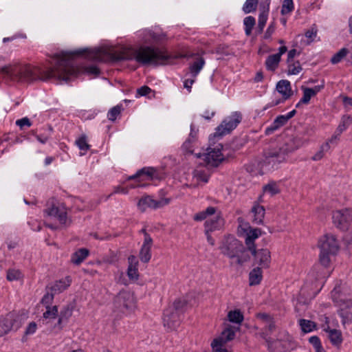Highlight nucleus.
Masks as SVG:
<instances>
[{
  "mask_svg": "<svg viewBox=\"0 0 352 352\" xmlns=\"http://www.w3.org/2000/svg\"><path fill=\"white\" fill-rule=\"evenodd\" d=\"M0 73L12 79L28 82L35 80L47 81L52 78L67 82L71 76L78 73L69 56L56 55L51 66L32 67L30 65H6L0 68Z\"/></svg>",
  "mask_w": 352,
  "mask_h": 352,
  "instance_id": "obj_1",
  "label": "nucleus"
},
{
  "mask_svg": "<svg viewBox=\"0 0 352 352\" xmlns=\"http://www.w3.org/2000/svg\"><path fill=\"white\" fill-rule=\"evenodd\" d=\"M108 54L113 61L135 60L142 65L166 64L170 58L166 52L159 47L142 45L138 48L122 47L118 50H109L106 52L103 49H95L89 54V57L94 60H102V54Z\"/></svg>",
  "mask_w": 352,
  "mask_h": 352,
  "instance_id": "obj_2",
  "label": "nucleus"
},
{
  "mask_svg": "<svg viewBox=\"0 0 352 352\" xmlns=\"http://www.w3.org/2000/svg\"><path fill=\"white\" fill-rule=\"evenodd\" d=\"M221 254L230 259H235V263L243 265L250 261L248 251L245 246L233 235H228L222 240L219 246Z\"/></svg>",
  "mask_w": 352,
  "mask_h": 352,
  "instance_id": "obj_3",
  "label": "nucleus"
},
{
  "mask_svg": "<svg viewBox=\"0 0 352 352\" xmlns=\"http://www.w3.org/2000/svg\"><path fill=\"white\" fill-rule=\"evenodd\" d=\"M318 245L320 250V262L323 266L328 267L331 256L336 255L339 250V243L333 234H326L320 239Z\"/></svg>",
  "mask_w": 352,
  "mask_h": 352,
  "instance_id": "obj_4",
  "label": "nucleus"
},
{
  "mask_svg": "<svg viewBox=\"0 0 352 352\" xmlns=\"http://www.w3.org/2000/svg\"><path fill=\"white\" fill-rule=\"evenodd\" d=\"M113 304L115 311L124 313L132 310L135 307L134 294L129 290L122 289L114 297Z\"/></svg>",
  "mask_w": 352,
  "mask_h": 352,
  "instance_id": "obj_5",
  "label": "nucleus"
},
{
  "mask_svg": "<svg viewBox=\"0 0 352 352\" xmlns=\"http://www.w3.org/2000/svg\"><path fill=\"white\" fill-rule=\"evenodd\" d=\"M248 250L250 256L253 257L254 265L261 267V269H267L271 263V252L267 248H251Z\"/></svg>",
  "mask_w": 352,
  "mask_h": 352,
  "instance_id": "obj_6",
  "label": "nucleus"
},
{
  "mask_svg": "<svg viewBox=\"0 0 352 352\" xmlns=\"http://www.w3.org/2000/svg\"><path fill=\"white\" fill-rule=\"evenodd\" d=\"M21 325L20 317L15 313L10 312L0 320V336L12 330H17Z\"/></svg>",
  "mask_w": 352,
  "mask_h": 352,
  "instance_id": "obj_7",
  "label": "nucleus"
},
{
  "mask_svg": "<svg viewBox=\"0 0 352 352\" xmlns=\"http://www.w3.org/2000/svg\"><path fill=\"white\" fill-rule=\"evenodd\" d=\"M289 153L282 146L279 148H274L265 152L264 164H272V166L286 161Z\"/></svg>",
  "mask_w": 352,
  "mask_h": 352,
  "instance_id": "obj_8",
  "label": "nucleus"
},
{
  "mask_svg": "<svg viewBox=\"0 0 352 352\" xmlns=\"http://www.w3.org/2000/svg\"><path fill=\"white\" fill-rule=\"evenodd\" d=\"M76 303L74 301L71 302L65 305L58 312L57 322L54 324L53 331L59 333L67 323L69 319L72 317L73 311L75 309Z\"/></svg>",
  "mask_w": 352,
  "mask_h": 352,
  "instance_id": "obj_9",
  "label": "nucleus"
},
{
  "mask_svg": "<svg viewBox=\"0 0 352 352\" xmlns=\"http://www.w3.org/2000/svg\"><path fill=\"white\" fill-rule=\"evenodd\" d=\"M334 225L339 229L346 230L352 223V209H345L333 212Z\"/></svg>",
  "mask_w": 352,
  "mask_h": 352,
  "instance_id": "obj_10",
  "label": "nucleus"
},
{
  "mask_svg": "<svg viewBox=\"0 0 352 352\" xmlns=\"http://www.w3.org/2000/svg\"><path fill=\"white\" fill-rule=\"evenodd\" d=\"M198 158L203 157L206 165L209 167H217L223 160L224 157L221 152V148H208L207 153H199L197 155Z\"/></svg>",
  "mask_w": 352,
  "mask_h": 352,
  "instance_id": "obj_11",
  "label": "nucleus"
},
{
  "mask_svg": "<svg viewBox=\"0 0 352 352\" xmlns=\"http://www.w3.org/2000/svg\"><path fill=\"white\" fill-rule=\"evenodd\" d=\"M234 336L235 333L232 327L229 326L228 327H226L222 331L221 336L215 338L212 341L211 346L212 348L213 352H228L226 349L222 348V346L227 342L233 340Z\"/></svg>",
  "mask_w": 352,
  "mask_h": 352,
  "instance_id": "obj_12",
  "label": "nucleus"
},
{
  "mask_svg": "<svg viewBox=\"0 0 352 352\" xmlns=\"http://www.w3.org/2000/svg\"><path fill=\"white\" fill-rule=\"evenodd\" d=\"M180 316L179 313L175 311L173 308L167 307L164 311L163 314L164 327H166L170 331L175 329L180 324Z\"/></svg>",
  "mask_w": 352,
  "mask_h": 352,
  "instance_id": "obj_13",
  "label": "nucleus"
},
{
  "mask_svg": "<svg viewBox=\"0 0 352 352\" xmlns=\"http://www.w3.org/2000/svg\"><path fill=\"white\" fill-rule=\"evenodd\" d=\"M296 113V111L295 109L289 112L287 115H280L276 118L274 120L272 125L267 127L265 129V133L267 135H271L276 130L278 129L280 127L284 126L289 119L293 118Z\"/></svg>",
  "mask_w": 352,
  "mask_h": 352,
  "instance_id": "obj_14",
  "label": "nucleus"
},
{
  "mask_svg": "<svg viewBox=\"0 0 352 352\" xmlns=\"http://www.w3.org/2000/svg\"><path fill=\"white\" fill-rule=\"evenodd\" d=\"M242 120V115L241 113L235 112L232 116L229 118V120H225L223 121L221 124L218 126V131H220L223 128V131L220 132V134H225L230 133L236 127L238 124L241 122Z\"/></svg>",
  "mask_w": 352,
  "mask_h": 352,
  "instance_id": "obj_15",
  "label": "nucleus"
},
{
  "mask_svg": "<svg viewBox=\"0 0 352 352\" xmlns=\"http://www.w3.org/2000/svg\"><path fill=\"white\" fill-rule=\"evenodd\" d=\"M305 140L298 135H292L283 144V146L290 153L302 146Z\"/></svg>",
  "mask_w": 352,
  "mask_h": 352,
  "instance_id": "obj_16",
  "label": "nucleus"
},
{
  "mask_svg": "<svg viewBox=\"0 0 352 352\" xmlns=\"http://www.w3.org/2000/svg\"><path fill=\"white\" fill-rule=\"evenodd\" d=\"M146 239H144L143 244L139 253V258L144 263H147L151 258V247L153 245L152 238H148V236Z\"/></svg>",
  "mask_w": 352,
  "mask_h": 352,
  "instance_id": "obj_17",
  "label": "nucleus"
},
{
  "mask_svg": "<svg viewBox=\"0 0 352 352\" xmlns=\"http://www.w3.org/2000/svg\"><path fill=\"white\" fill-rule=\"evenodd\" d=\"M129 266L127 269V276L133 281H136L139 278L138 265L139 262L134 255H130L128 257Z\"/></svg>",
  "mask_w": 352,
  "mask_h": 352,
  "instance_id": "obj_18",
  "label": "nucleus"
},
{
  "mask_svg": "<svg viewBox=\"0 0 352 352\" xmlns=\"http://www.w3.org/2000/svg\"><path fill=\"white\" fill-rule=\"evenodd\" d=\"M288 340H276L268 344L270 352H286L293 348Z\"/></svg>",
  "mask_w": 352,
  "mask_h": 352,
  "instance_id": "obj_19",
  "label": "nucleus"
},
{
  "mask_svg": "<svg viewBox=\"0 0 352 352\" xmlns=\"http://www.w3.org/2000/svg\"><path fill=\"white\" fill-rule=\"evenodd\" d=\"M276 90L282 95L283 100L289 99L293 95L290 82L287 80L278 81L276 85Z\"/></svg>",
  "mask_w": 352,
  "mask_h": 352,
  "instance_id": "obj_20",
  "label": "nucleus"
},
{
  "mask_svg": "<svg viewBox=\"0 0 352 352\" xmlns=\"http://www.w3.org/2000/svg\"><path fill=\"white\" fill-rule=\"evenodd\" d=\"M324 331L329 333L328 338L331 343L335 346L340 347L343 340L341 331L331 329L329 326L324 329Z\"/></svg>",
  "mask_w": 352,
  "mask_h": 352,
  "instance_id": "obj_21",
  "label": "nucleus"
},
{
  "mask_svg": "<svg viewBox=\"0 0 352 352\" xmlns=\"http://www.w3.org/2000/svg\"><path fill=\"white\" fill-rule=\"evenodd\" d=\"M262 231L259 228H250L249 231L247 232V236L245 237V248L247 250H250L251 248H256V244L254 243V241L257 239L260 235H261Z\"/></svg>",
  "mask_w": 352,
  "mask_h": 352,
  "instance_id": "obj_22",
  "label": "nucleus"
},
{
  "mask_svg": "<svg viewBox=\"0 0 352 352\" xmlns=\"http://www.w3.org/2000/svg\"><path fill=\"white\" fill-rule=\"evenodd\" d=\"M71 283V279L69 276L66 277L65 279H61L56 281L52 285L47 286L51 292L54 294H60L65 291Z\"/></svg>",
  "mask_w": 352,
  "mask_h": 352,
  "instance_id": "obj_23",
  "label": "nucleus"
},
{
  "mask_svg": "<svg viewBox=\"0 0 352 352\" xmlns=\"http://www.w3.org/2000/svg\"><path fill=\"white\" fill-rule=\"evenodd\" d=\"M224 223V220L220 215V214H217L216 217L213 219L207 220L205 223V230L207 232H213L214 230H220Z\"/></svg>",
  "mask_w": 352,
  "mask_h": 352,
  "instance_id": "obj_24",
  "label": "nucleus"
},
{
  "mask_svg": "<svg viewBox=\"0 0 352 352\" xmlns=\"http://www.w3.org/2000/svg\"><path fill=\"white\" fill-rule=\"evenodd\" d=\"M138 206L142 212H144L147 207L153 209L158 208V201L153 199L150 196H146L139 200Z\"/></svg>",
  "mask_w": 352,
  "mask_h": 352,
  "instance_id": "obj_25",
  "label": "nucleus"
},
{
  "mask_svg": "<svg viewBox=\"0 0 352 352\" xmlns=\"http://www.w3.org/2000/svg\"><path fill=\"white\" fill-rule=\"evenodd\" d=\"M252 212L254 213V223L258 225L263 224L265 214V208L256 204L252 207Z\"/></svg>",
  "mask_w": 352,
  "mask_h": 352,
  "instance_id": "obj_26",
  "label": "nucleus"
},
{
  "mask_svg": "<svg viewBox=\"0 0 352 352\" xmlns=\"http://www.w3.org/2000/svg\"><path fill=\"white\" fill-rule=\"evenodd\" d=\"M89 254L87 248H80L75 252L71 258V262L76 265H80Z\"/></svg>",
  "mask_w": 352,
  "mask_h": 352,
  "instance_id": "obj_27",
  "label": "nucleus"
},
{
  "mask_svg": "<svg viewBox=\"0 0 352 352\" xmlns=\"http://www.w3.org/2000/svg\"><path fill=\"white\" fill-rule=\"evenodd\" d=\"M261 267H256L249 274V285L250 286L260 284L263 275Z\"/></svg>",
  "mask_w": 352,
  "mask_h": 352,
  "instance_id": "obj_28",
  "label": "nucleus"
},
{
  "mask_svg": "<svg viewBox=\"0 0 352 352\" xmlns=\"http://www.w3.org/2000/svg\"><path fill=\"white\" fill-rule=\"evenodd\" d=\"M49 216H54L58 218L61 223H65L67 219V212L60 210L58 207L52 206L51 208L45 210Z\"/></svg>",
  "mask_w": 352,
  "mask_h": 352,
  "instance_id": "obj_29",
  "label": "nucleus"
},
{
  "mask_svg": "<svg viewBox=\"0 0 352 352\" xmlns=\"http://www.w3.org/2000/svg\"><path fill=\"white\" fill-rule=\"evenodd\" d=\"M280 61L279 55L272 54L269 56L265 61V66L268 70L275 71Z\"/></svg>",
  "mask_w": 352,
  "mask_h": 352,
  "instance_id": "obj_30",
  "label": "nucleus"
},
{
  "mask_svg": "<svg viewBox=\"0 0 352 352\" xmlns=\"http://www.w3.org/2000/svg\"><path fill=\"white\" fill-rule=\"evenodd\" d=\"M228 318L231 322L241 324L243 322L244 317L240 310L236 309L228 312Z\"/></svg>",
  "mask_w": 352,
  "mask_h": 352,
  "instance_id": "obj_31",
  "label": "nucleus"
},
{
  "mask_svg": "<svg viewBox=\"0 0 352 352\" xmlns=\"http://www.w3.org/2000/svg\"><path fill=\"white\" fill-rule=\"evenodd\" d=\"M216 212V208L214 207H208L206 210L199 212L195 214L193 217V219L195 221H201L207 218L208 215H212Z\"/></svg>",
  "mask_w": 352,
  "mask_h": 352,
  "instance_id": "obj_32",
  "label": "nucleus"
},
{
  "mask_svg": "<svg viewBox=\"0 0 352 352\" xmlns=\"http://www.w3.org/2000/svg\"><path fill=\"white\" fill-rule=\"evenodd\" d=\"M301 89L303 91V96L300 102L296 104V107H298L301 103L308 104L311 97L314 96V92L311 89V88L302 86Z\"/></svg>",
  "mask_w": 352,
  "mask_h": 352,
  "instance_id": "obj_33",
  "label": "nucleus"
},
{
  "mask_svg": "<svg viewBox=\"0 0 352 352\" xmlns=\"http://www.w3.org/2000/svg\"><path fill=\"white\" fill-rule=\"evenodd\" d=\"M205 60L203 58H199L189 67L190 72L193 77H195L204 65Z\"/></svg>",
  "mask_w": 352,
  "mask_h": 352,
  "instance_id": "obj_34",
  "label": "nucleus"
},
{
  "mask_svg": "<svg viewBox=\"0 0 352 352\" xmlns=\"http://www.w3.org/2000/svg\"><path fill=\"white\" fill-rule=\"evenodd\" d=\"M46 311L43 314V318L45 320L54 319L58 316V310L56 305L52 307H45Z\"/></svg>",
  "mask_w": 352,
  "mask_h": 352,
  "instance_id": "obj_35",
  "label": "nucleus"
},
{
  "mask_svg": "<svg viewBox=\"0 0 352 352\" xmlns=\"http://www.w3.org/2000/svg\"><path fill=\"white\" fill-rule=\"evenodd\" d=\"M352 122V117L350 116H344L342 118V122L336 129V133L340 135Z\"/></svg>",
  "mask_w": 352,
  "mask_h": 352,
  "instance_id": "obj_36",
  "label": "nucleus"
},
{
  "mask_svg": "<svg viewBox=\"0 0 352 352\" xmlns=\"http://www.w3.org/2000/svg\"><path fill=\"white\" fill-rule=\"evenodd\" d=\"M299 324L304 333L311 332L316 327V324L314 322L305 319H300L299 320Z\"/></svg>",
  "mask_w": 352,
  "mask_h": 352,
  "instance_id": "obj_37",
  "label": "nucleus"
},
{
  "mask_svg": "<svg viewBox=\"0 0 352 352\" xmlns=\"http://www.w3.org/2000/svg\"><path fill=\"white\" fill-rule=\"evenodd\" d=\"M258 0H246L243 6V11L245 14L255 12L257 9Z\"/></svg>",
  "mask_w": 352,
  "mask_h": 352,
  "instance_id": "obj_38",
  "label": "nucleus"
},
{
  "mask_svg": "<svg viewBox=\"0 0 352 352\" xmlns=\"http://www.w3.org/2000/svg\"><path fill=\"white\" fill-rule=\"evenodd\" d=\"M339 315L342 318V323L343 326L349 324L352 322V312L348 309H341L339 311Z\"/></svg>",
  "mask_w": 352,
  "mask_h": 352,
  "instance_id": "obj_39",
  "label": "nucleus"
},
{
  "mask_svg": "<svg viewBox=\"0 0 352 352\" xmlns=\"http://www.w3.org/2000/svg\"><path fill=\"white\" fill-rule=\"evenodd\" d=\"M155 172V170L152 167L148 168H143L141 170H139L135 175L130 176L128 179L132 180L135 179L142 175H146L148 177H152Z\"/></svg>",
  "mask_w": 352,
  "mask_h": 352,
  "instance_id": "obj_40",
  "label": "nucleus"
},
{
  "mask_svg": "<svg viewBox=\"0 0 352 352\" xmlns=\"http://www.w3.org/2000/svg\"><path fill=\"white\" fill-rule=\"evenodd\" d=\"M244 25L245 26V31L247 36H250L252 33V30L255 25L256 21L255 19L252 16H249L244 19Z\"/></svg>",
  "mask_w": 352,
  "mask_h": 352,
  "instance_id": "obj_41",
  "label": "nucleus"
},
{
  "mask_svg": "<svg viewBox=\"0 0 352 352\" xmlns=\"http://www.w3.org/2000/svg\"><path fill=\"white\" fill-rule=\"evenodd\" d=\"M288 64V74L296 75L298 74L301 70L302 67L299 61H292Z\"/></svg>",
  "mask_w": 352,
  "mask_h": 352,
  "instance_id": "obj_42",
  "label": "nucleus"
},
{
  "mask_svg": "<svg viewBox=\"0 0 352 352\" xmlns=\"http://www.w3.org/2000/svg\"><path fill=\"white\" fill-rule=\"evenodd\" d=\"M330 148V145H329V142H326L321 146L320 150L311 157L314 161H318L321 160L324 157V153L326 151H328Z\"/></svg>",
  "mask_w": 352,
  "mask_h": 352,
  "instance_id": "obj_43",
  "label": "nucleus"
},
{
  "mask_svg": "<svg viewBox=\"0 0 352 352\" xmlns=\"http://www.w3.org/2000/svg\"><path fill=\"white\" fill-rule=\"evenodd\" d=\"M348 50L346 48H342L339 52H338L336 54H335L331 59V62L333 64L338 63L342 60L343 58H344L346 54H348Z\"/></svg>",
  "mask_w": 352,
  "mask_h": 352,
  "instance_id": "obj_44",
  "label": "nucleus"
},
{
  "mask_svg": "<svg viewBox=\"0 0 352 352\" xmlns=\"http://www.w3.org/2000/svg\"><path fill=\"white\" fill-rule=\"evenodd\" d=\"M46 289V294L44 295V296L41 299V303L45 307H51V304L53 302L54 294L50 292V290L48 288H45Z\"/></svg>",
  "mask_w": 352,
  "mask_h": 352,
  "instance_id": "obj_45",
  "label": "nucleus"
},
{
  "mask_svg": "<svg viewBox=\"0 0 352 352\" xmlns=\"http://www.w3.org/2000/svg\"><path fill=\"white\" fill-rule=\"evenodd\" d=\"M269 7L263 6L259 14L258 25L265 27L268 16Z\"/></svg>",
  "mask_w": 352,
  "mask_h": 352,
  "instance_id": "obj_46",
  "label": "nucleus"
},
{
  "mask_svg": "<svg viewBox=\"0 0 352 352\" xmlns=\"http://www.w3.org/2000/svg\"><path fill=\"white\" fill-rule=\"evenodd\" d=\"M186 305V302L185 300H177L174 302L173 305L168 307L169 308H173L175 311L179 312L180 315L184 312V308Z\"/></svg>",
  "mask_w": 352,
  "mask_h": 352,
  "instance_id": "obj_47",
  "label": "nucleus"
},
{
  "mask_svg": "<svg viewBox=\"0 0 352 352\" xmlns=\"http://www.w3.org/2000/svg\"><path fill=\"white\" fill-rule=\"evenodd\" d=\"M294 9L293 0H284L281 9V14H286L291 12Z\"/></svg>",
  "mask_w": 352,
  "mask_h": 352,
  "instance_id": "obj_48",
  "label": "nucleus"
},
{
  "mask_svg": "<svg viewBox=\"0 0 352 352\" xmlns=\"http://www.w3.org/2000/svg\"><path fill=\"white\" fill-rule=\"evenodd\" d=\"M263 190L266 192H269L272 195H276L280 192V190L278 189L276 183H269L268 184L263 186Z\"/></svg>",
  "mask_w": 352,
  "mask_h": 352,
  "instance_id": "obj_49",
  "label": "nucleus"
},
{
  "mask_svg": "<svg viewBox=\"0 0 352 352\" xmlns=\"http://www.w3.org/2000/svg\"><path fill=\"white\" fill-rule=\"evenodd\" d=\"M121 113V107L117 105L111 108L108 112V118L110 120L114 121L117 116Z\"/></svg>",
  "mask_w": 352,
  "mask_h": 352,
  "instance_id": "obj_50",
  "label": "nucleus"
},
{
  "mask_svg": "<svg viewBox=\"0 0 352 352\" xmlns=\"http://www.w3.org/2000/svg\"><path fill=\"white\" fill-rule=\"evenodd\" d=\"M21 272L16 270H9L7 273V279L10 281L18 280L20 278Z\"/></svg>",
  "mask_w": 352,
  "mask_h": 352,
  "instance_id": "obj_51",
  "label": "nucleus"
},
{
  "mask_svg": "<svg viewBox=\"0 0 352 352\" xmlns=\"http://www.w3.org/2000/svg\"><path fill=\"white\" fill-rule=\"evenodd\" d=\"M76 144L80 150L87 151L90 146L87 143L85 136H82L77 141Z\"/></svg>",
  "mask_w": 352,
  "mask_h": 352,
  "instance_id": "obj_52",
  "label": "nucleus"
},
{
  "mask_svg": "<svg viewBox=\"0 0 352 352\" xmlns=\"http://www.w3.org/2000/svg\"><path fill=\"white\" fill-rule=\"evenodd\" d=\"M316 35L317 30L315 28H312L311 30H309L305 32V36L308 38H310V41L308 42V44H309L314 40V38L316 36Z\"/></svg>",
  "mask_w": 352,
  "mask_h": 352,
  "instance_id": "obj_53",
  "label": "nucleus"
},
{
  "mask_svg": "<svg viewBox=\"0 0 352 352\" xmlns=\"http://www.w3.org/2000/svg\"><path fill=\"white\" fill-rule=\"evenodd\" d=\"M85 72L89 74H94L97 76L100 74V69L94 65H91L85 68Z\"/></svg>",
  "mask_w": 352,
  "mask_h": 352,
  "instance_id": "obj_54",
  "label": "nucleus"
},
{
  "mask_svg": "<svg viewBox=\"0 0 352 352\" xmlns=\"http://www.w3.org/2000/svg\"><path fill=\"white\" fill-rule=\"evenodd\" d=\"M195 176L197 178V179L204 182H208V175L204 171H196Z\"/></svg>",
  "mask_w": 352,
  "mask_h": 352,
  "instance_id": "obj_55",
  "label": "nucleus"
},
{
  "mask_svg": "<svg viewBox=\"0 0 352 352\" xmlns=\"http://www.w3.org/2000/svg\"><path fill=\"white\" fill-rule=\"evenodd\" d=\"M37 329V324L35 322H31L26 328L25 335L33 334Z\"/></svg>",
  "mask_w": 352,
  "mask_h": 352,
  "instance_id": "obj_56",
  "label": "nucleus"
},
{
  "mask_svg": "<svg viewBox=\"0 0 352 352\" xmlns=\"http://www.w3.org/2000/svg\"><path fill=\"white\" fill-rule=\"evenodd\" d=\"M256 318L261 320L265 324L270 322V320L273 318L272 316L266 313H258L256 314Z\"/></svg>",
  "mask_w": 352,
  "mask_h": 352,
  "instance_id": "obj_57",
  "label": "nucleus"
},
{
  "mask_svg": "<svg viewBox=\"0 0 352 352\" xmlns=\"http://www.w3.org/2000/svg\"><path fill=\"white\" fill-rule=\"evenodd\" d=\"M265 329L271 333L276 330V324L274 318L270 320V322H267L265 324Z\"/></svg>",
  "mask_w": 352,
  "mask_h": 352,
  "instance_id": "obj_58",
  "label": "nucleus"
},
{
  "mask_svg": "<svg viewBox=\"0 0 352 352\" xmlns=\"http://www.w3.org/2000/svg\"><path fill=\"white\" fill-rule=\"evenodd\" d=\"M16 125H18L21 129H22L24 126H31V122L29 118H23L22 119L18 120L16 122Z\"/></svg>",
  "mask_w": 352,
  "mask_h": 352,
  "instance_id": "obj_59",
  "label": "nucleus"
},
{
  "mask_svg": "<svg viewBox=\"0 0 352 352\" xmlns=\"http://www.w3.org/2000/svg\"><path fill=\"white\" fill-rule=\"evenodd\" d=\"M151 91V89L146 85L137 89V94L141 96H146Z\"/></svg>",
  "mask_w": 352,
  "mask_h": 352,
  "instance_id": "obj_60",
  "label": "nucleus"
},
{
  "mask_svg": "<svg viewBox=\"0 0 352 352\" xmlns=\"http://www.w3.org/2000/svg\"><path fill=\"white\" fill-rule=\"evenodd\" d=\"M118 261L116 254L114 252H111L109 256H107L103 258L104 263L112 264Z\"/></svg>",
  "mask_w": 352,
  "mask_h": 352,
  "instance_id": "obj_61",
  "label": "nucleus"
},
{
  "mask_svg": "<svg viewBox=\"0 0 352 352\" xmlns=\"http://www.w3.org/2000/svg\"><path fill=\"white\" fill-rule=\"evenodd\" d=\"M274 31H275V25L274 23H272L268 26V28L264 34V38L267 39V38H270L272 34L274 32Z\"/></svg>",
  "mask_w": 352,
  "mask_h": 352,
  "instance_id": "obj_62",
  "label": "nucleus"
},
{
  "mask_svg": "<svg viewBox=\"0 0 352 352\" xmlns=\"http://www.w3.org/2000/svg\"><path fill=\"white\" fill-rule=\"evenodd\" d=\"M309 341L314 346V347L315 349L317 348L318 346L322 345L320 338L316 336L310 337L309 339Z\"/></svg>",
  "mask_w": 352,
  "mask_h": 352,
  "instance_id": "obj_63",
  "label": "nucleus"
},
{
  "mask_svg": "<svg viewBox=\"0 0 352 352\" xmlns=\"http://www.w3.org/2000/svg\"><path fill=\"white\" fill-rule=\"evenodd\" d=\"M297 54V51L295 49H292L288 52L287 63H289L294 61V58Z\"/></svg>",
  "mask_w": 352,
  "mask_h": 352,
  "instance_id": "obj_64",
  "label": "nucleus"
}]
</instances>
